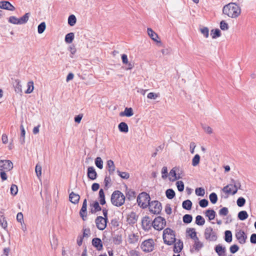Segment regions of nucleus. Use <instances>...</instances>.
<instances>
[{
  "label": "nucleus",
  "instance_id": "obj_1",
  "mask_svg": "<svg viewBox=\"0 0 256 256\" xmlns=\"http://www.w3.org/2000/svg\"><path fill=\"white\" fill-rule=\"evenodd\" d=\"M222 14L228 18L236 19L242 13L240 6L236 2H230L224 5L222 9Z\"/></svg>",
  "mask_w": 256,
  "mask_h": 256
},
{
  "label": "nucleus",
  "instance_id": "obj_2",
  "mask_svg": "<svg viewBox=\"0 0 256 256\" xmlns=\"http://www.w3.org/2000/svg\"><path fill=\"white\" fill-rule=\"evenodd\" d=\"M126 197L119 190L114 191L111 196L112 204L117 207L122 206L125 202Z\"/></svg>",
  "mask_w": 256,
  "mask_h": 256
},
{
  "label": "nucleus",
  "instance_id": "obj_3",
  "mask_svg": "<svg viewBox=\"0 0 256 256\" xmlns=\"http://www.w3.org/2000/svg\"><path fill=\"white\" fill-rule=\"evenodd\" d=\"M102 213L104 217L98 216L95 220L96 226L100 230L106 228L108 222V210L106 208L102 209Z\"/></svg>",
  "mask_w": 256,
  "mask_h": 256
},
{
  "label": "nucleus",
  "instance_id": "obj_4",
  "mask_svg": "<svg viewBox=\"0 0 256 256\" xmlns=\"http://www.w3.org/2000/svg\"><path fill=\"white\" fill-rule=\"evenodd\" d=\"M184 176V172L180 166L174 167L168 174V179L174 182L182 178Z\"/></svg>",
  "mask_w": 256,
  "mask_h": 256
},
{
  "label": "nucleus",
  "instance_id": "obj_5",
  "mask_svg": "<svg viewBox=\"0 0 256 256\" xmlns=\"http://www.w3.org/2000/svg\"><path fill=\"white\" fill-rule=\"evenodd\" d=\"M162 238L165 244L171 245L176 241L174 231L170 228H166L163 232Z\"/></svg>",
  "mask_w": 256,
  "mask_h": 256
},
{
  "label": "nucleus",
  "instance_id": "obj_6",
  "mask_svg": "<svg viewBox=\"0 0 256 256\" xmlns=\"http://www.w3.org/2000/svg\"><path fill=\"white\" fill-rule=\"evenodd\" d=\"M240 187V184L239 183L234 182L233 184H230L224 186L222 189V191L225 194L226 197H228L230 195L235 194Z\"/></svg>",
  "mask_w": 256,
  "mask_h": 256
},
{
  "label": "nucleus",
  "instance_id": "obj_7",
  "mask_svg": "<svg viewBox=\"0 0 256 256\" xmlns=\"http://www.w3.org/2000/svg\"><path fill=\"white\" fill-rule=\"evenodd\" d=\"M150 200L149 194L145 192L140 194L137 198L138 205L142 208H146L148 206Z\"/></svg>",
  "mask_w": 256,
  "mask_h": 256
},
{
  "label": "nucleus",
  "instance_id": "obj_8",
  "mask_svg": "<svg viewBox=\"0 0 256 256\" xmlns=\"http://www.w3.org/2000/svg\"><path fill=\"white\" fill-rule=\"evenodd\" d=\"M166 226V220L160 216L156 218L152 222V226L154 228L158 230H162Z\"/></svg>",
  "mask_w": 256,
  "mask_h": 256
},
{
  "label": "nucleus",
  "instance_id": "obj_9",
  "mask_svg": "<svg viewBox=\"0 0 256 256\" xmlns=\"http://www.w3.org/2000/svg\"><path fill=\"white\" fill-rule=\"evenodd\" d=\"M148 206L150 212L153 214H158L161 212V204L157 200L151 202Z\"/></svg>",
  "mask_w": 256,
  "mask_h": 256
},
{
  "label": "nucleus",
  "instance_id": "obj_10",
  "mask_svg": "<svg viewBox=\"0 0 256 256\" xmlns=\"http://www.w3.org/2000/svg\"><path fill=\"white\" fill-rule=\"evenodd\" d=\"M204 236L205 238L209 241H216L217 239L216 234L211 227L205 229Z\"/></svg>",
  "mask_w": 256,
  "mask_h": 256
},
{
  "label": "nucleus",
  "instance_id": "obj_11",
  "mask_svg": "<svg viewBox=\"0 0 256 256\" xmlns=\"http://www.w3.org/2000/svg\"><path fill=\"white\" fill-rule=\"evenodd\" d=\"M154 242L152 239H149L144 241L142 245L141 248L143 251L145 252H150L153 250L154 248Z\"/></svg>",
  "mask_w": 256,
  "mask_h": 256
},
{
  "label": "nucleus",
  "instance_id": "obj_12",
  "mask_svg": "<svg viewBox=\"0 0 256 256\" xmlns=\"http://www.w3.org/2000/svg\"><path fill=\"white\" fill-rule=\"evenodd\" d=\"M12 168L13 164L10 160H0V171H10Z\"/></svg>",
  "mask_w": 256,
  "mask_h": 256
},
{
  "label": "nucleus",
  "instance_id": "obj_13",
  "mask_svg": "<svg viewBox=\"0 0 256 256\" xmlns=\"http://www.w3.org/2000/svg\"><path fill=\"white\" fill-rule=\"evenodd\" d=\"M147 34L148 36L154 42L158 44H162V42L158 34L154 32L152 28H147Z\"/></svg>",
  "mask_w": 256,
  "mask_h": 256
},
{
  "label": "nucleus",
  "instance_id": "obj_14",
  "mask_svg": "<svg viewBox=\"0 0 256 256\" xmlns=\"http://www.w3.org/2000/svg\"><path fill=\"white\" fill-rule=\"evenodd\" d=\"M236 238L240 244H244L246 243L247 236L245 232L242 230H237L236 232Z\"/></svg>",
  "mask_w": 256,
  "mask_h": 256
},
{
  "label": "nucleus",
  "instance_id": "obj_15",
  "mask_svg": "<svg viewBox=\"0 0 256 256\" xmlns=\"http://www.w3.org/2000/svg\"><path fill=\"white\" fill-rule=\"evenodd\" d=\"M121 58L123 64L126 66V70H131L134 68V63L128 60V56L126 54H122Z\"/></svg>",
  "mask_w": 256,
  "mask_h": 256
},
{
  "label": "nucleus",
  "instance_id": "obj_16",
  "mask_svg": "<svg viewBox=\"0 0 256 256\" xmlns=\"http://www.w3.org/2000/svg\"><path fill=\"white\" fill-rule=\"evenodd\" d=\"M80 214L84 220H86L87 216V201L85 199L82 204V208L80 212Z\"/></svg>",
  "mask_w": 256,
  "mask_h": 256
},
{
  "label": "nucleus",
  "instance_id": "obj_17",
  "mask_svg": "<svg viewBox=\"0 0 256 256\" xmlns=\"http://www.w3.org/2000/svg\"><path fill=\"white\" fill-rule=\"evenodd\" d=\"M0 8L14 11L15 8L8 2L2 1L0 2Z\"/></svg>",
  "mask_w": 256,
  "mask_h": 256
},
{
  "label": "nucleus",
  "instance_id": "obj_18",
  "mask_svg": "<svg viewBox=\"0 0 256 256\" xmlns=\"http://www.w3.org/2000/svg\"><path fill=\"white\" fill-rule=\"evenodd\" d=\"M90 210L92 213H96L100 212L101 210V208L98 202L94 200L90 202Z\"/></svg>",
  "mask_w": 256,
  "mask_h": 256
},
{
  "label": "nucleus",
  "instance_id": "obj_19",
  "mask_svg": "<svg viewBox=\"0 0 256 256\" xmlns=\"http://www.w3.org/2000/svg\"><path fill=\"white\" fill-rule=\"evenodd\" d=\"M92 245L98 250H100L102 249V243L101 240L99 238H94L92 239Z\"/></svg>",
  "mask_w": 256,
  "mask_h": 256
},
{
  "label": "nucleus",
  "instance_id": "obj_20",
  "mask_svg": "<svg viewBox=\"0 0 256 256\" xmlns=\"http://www.w3.org/2000/svg\"><path fill=\"white\" fill-rule=\"evenodd\" d=\"M142 224L143 228L145 230H148L151 228V222L148 216H145L142 218Z\"/></svg>",
  "mask_w": 256,
  "mask_h": 256
},
{
  "label": "nucleus",
  "instance_id": "obj_21",
  "mask_svg": "<svg viewBox=\"0 0 256 256\" xmlns=\"http://www.w3.org/2000/svg\"><path fill=\"white\" fill-rule=\"evenodd\" d=\"M88 176L90 179L92 180H94L96 178L97 174L94 167L90 166L88 168Z\"/></svg>",
  "mask_w": 256,
  "mask_h": 256
},
{
  "label": "nucleus",
  "instance_id": "obj_22",
  "mask_svg": "<svg viewBox=\"0 0 256 256\" xmlns=\"http://www.w3.org/2000/svg\"><path fill=\"white\" fill-rule=\"evenodd\" d=\"M134 114V110L132 108H126L123 112L120 113V116L130 117Z\"/></svg>",
  "mask_w": 256,
  "mask_h": 256
},
{
  "label": "nucleus",
  "instance_id": "obj_23",
  "mask_svg": "<svg viewBox=\"0 0 256 256\" xmlns=\"http://www.w3.org/2000/svg\"><path fill=\"white\" fill-rule=\"evenodd\" d=\"M127 222L129 224H134L138 219V216L134 212H131L127 216Z\"/></svg>",
  "mask_w": 256,
  "mask_h": 256
},
{
  "label": "nucleus",
  "instance_id": "obj_24",
  "mask_svg": "<svg viewBox=\"0 0 256 256\" xmlns=\"http://www.w3.org/2000/svg\"><path fill=\"white\" fill-rule=\"evenodd\" d=\"M106 167L110 174H113L116 170V166L114 162L111 160H108L106 162Z\"/></svg>",
  "mask_w": 256,
  "mask_h": 256
},
{
  "label": "nucleus",
  "instance_id": "obj_25",
  "mask_svg": "<svg viewBox=\"0 0 256 256\" xmlns=\"http://www.w3.org/2000/svg\"><path fill=\"white\" fill-rule=\"evenodd\" d=\"M186 234L192 240H195L197 238L196 232L194 228H188L186 230Z\"/></svg>",
  "mask_w": 256,
  "mask_h": 256
},
{
  "label": "nucleus",
  "instance_id": "obj_26",
  "mask_svg": "<svg viewBox=\"0 0 256 256\" xmlns=\"http://www.w3.org/2000/svg\"><path fill=\"white\" fill-rule=\"evenodd\" d=\"M118 128L121 132L127 133L128 132V126L125 122H120L118 125Z\"/></svg>",
  "mask_w": 256,
  "mask_h": 256
},
{
  "label": "nucleus",
  "instance_id": "obj_27",
  "mask_svg": "<svg viewBox=\"0 0 256 256\" xmlns=\"http://www.w3.org/2000/svg\"><path fill=\"white\" fill-rule=\"evenodd\" d=\"M210 34L212 39H216L222 36L221 32L218 28L212 30Z\"/></svg>",
  "mask_w": 256,
  "mask_h": 256
},
{
  "label": "nucleus",
  "instance_id": "obj_28",
  "mask_svg": "<svg viewBox=\"0 0 256 256\" xmlns=\"http://www.w3.org/2000/svg\"><path fill=\"white\" fill-rule=\"evenodd\" d=\"M70 201L73 204H76L80 200V196L78 194L72 192L69 196Z\"/></svg>",
  "mask_w": 256,
  "mask_h": 256
},
{
  "label": "nucleus",
  "instance_id": "obj_29",
  "mask_svg": "<svg viewBox=\"0 0 256 256\" xmlns=\"http://www.w3.org/2000/svg\"><path fill=\"white\" fill-rule=\"evenodd\" d=\"M183 248V243L182 242L178 240L176 242L174 245V252L179 253Z\"/></svg>",
  "mask_w": 256,
  "mask_h": 256
},
{
  "label": "nucleus",
  "instance_id": "obj_30",
  "mask_svg": "<svg viewBox=\"0 0 256 256\" xmlns=\"http://www.w3.org/2000/svg\"><path fill=\"white\" fill-rule=\"evenodd\" d=\"M194 242V249L196 250H199L200 249H201L203 246V243L200 240L199 238H197L195 240H193Z\"/></svg>",
  "mask_w": 256,
  "mask_h": 256
},
{
  "label": "nucleus",
  "instance_id": "obj_31",
  "mask_svg": "<svg viewBox=\"0 0 256 256\" xmlns=\"http://www.w3.org/2000/svg\"><path fill=\"white\" fill-rule=\"evenodd\" d=\"M27 89L25 91L26 94H30L34 90V83L32 80L28 81L26 84Z\"/></svg>",
  "mask_w": 256,
  "mask_h": 256
},
{
  "label": "nucleus",
  "instance_id": "obj_32",
  "mask_svg": "<svg viewBox=\"0 0 256 256\" xmlns=\"http://www.w3.org/2000/svg\"><path fill=\"white\" fill-rule=\"evenodd\" d=\"M50 244L52 249L56 250L58 245V240L56 236H52L50 240Z\"/></svg>",
  "mask_w": 256,
  "mask_h": 256
},
{
  "label": "nucleus",
  "instance_id": "obj_33",
  "mask_svg": "<svg viewBox=\"0 0 256 256\" xmlns=\"http://www.w3.org/2000/svg\"><path fill=\"white\" fill-rule=\"evenodd\" d=\"M215 250L219 256H224L225 253V248L220 245H218L216 246Z\"/></svg>",
  "mask_w": 256,
  "mask_h": 256
},
{
  "label": "nucleus",
  "instance_id": "obj_34",
  "mask_svg": "<svg viewBox=\"0 0 256 256\" xmlns=\"http://www.w3.org/2000/svg\"><path fill=\"white\" fill-rule=\"evenodd\" d=\"M74 38V34L73 32H70L65 36L64 40L67 44H71Z\"/></svg>",
  "mask_w": 256,
  "mask_h": 256
},
{
  "label": "nucleus",
  "instance_id": "obj_35",
  "mask_svg": "<svg viewBox=\"0 0 256 256\" xmlns=\"http://www.w3.org/2000/svg\"><path fill=\"white\" fill-rule=\"evenodd\" d=\"M99 196V202L102 205H104L106 204L105 200V194L104 193V191L102 189H100L98 193Z\"/></svg>",
  "mask_w": 256,
  "mask_h": 256
},
{
  "label": "nucleus",
  "instance_id": "obj_36",
  "mask_svg": "<svg viewBox=\"0 0 256 256\" xmlns=\"http://www.w3.org/2000/svg\"><path fill=\"white\" fill-rule=\"evenodd\" d=\"M68 24L71 26H74L76 22V18L74 14L70 15L68 20Z\"/></svg>",
  "mask_w": 256,
  "mask_h": 256
},
{
  "label": "nucleus",
  "instance_id": "obj_37",
  "mask_svg": "<svg viewBox=\"0 0 256 256\" xmlns=\"http://www.w3.org/2000/svg\"><path fill=\"white\" fill-rule=\"evenodd\" d=\"M28 18L29 14L28 13H26L21 18H18V24H26L28 21Z\"/></svg>",
  "mask_w": 256,
  "mask_h": 256
},
{
  "label": "nucleus",
  "instance_id": "obj_38",
  "mask_svg": "<svg viewBox=\"0 0 256 256\" xmlns=\"http://www.w3.org/2000/svg\"><path fill=\"white\" fill-rule=\"evenodd\" d=\"M248 214L245 210L240 212L238 214V217L240 220H246L248 218Z\"/></svg>",
  "mask_w": 256,
  "mask_h": 256
},
{
  "label": "nucleus",
  "instance_id": "obj_39",
  "mask_svg": "<svg viewBox=\"0 0 256 256\" xmlns=\"http://www.w3.org/2000/svg\"><path fill=\"white\" fill-rule=\"evenodd\" d=\"M138 236L134 234H130L128 236V241L130 243H135L138 241Z\"/></svg>",
  "mask_w": 256,
  "mask_h": 256
},
{
  "label": "nucleus",
  "instance_id": "obj_40",
  "mask_svg": "<svg viewBox=\"0 0 256 256\" xmlns=\"http://www.w3.org/2000/svg\"><path fill=\"white\" fill-rule=\"evenodd\" d=\"M200 32L202 36L206 38L209 37V29L208 28L203 26L200 29Z\"/></svg>",
  "mask_w": 256,
  "mask_h": 256
},
{
  "label": "nucleus",
  "instance_id": "obj_41",
  "mask_svg": "<svg viewBox=\"0 0 256 256\" xmlns=\"http://www.w3.org/2000/svg\"><path fill=\"white\" fill-rule=\"evenodd\" d=\"M192 202L190 200H186L182 202V208L187 210H190L192 208Z\"/></svg>",
  "mask_w": 256,
  "mask_h": 256
},
{
  "label": "nucleus",
  "instance_id": "obj_42",
  "mask_svg": "<svg viewBox=\"0 0 256 256\" xmlns=\"http://www.w3.org/2000/svg\"><path fill=\"white\" fill-rule=\"evenodd\" d=\"M206 214L210 220H212L215 218L216 212L214 210H208L206 211Z\"/></svg>",
  "mask_w": 256,
  "mask_h": 256
},
{
  "label": "nucleus",
  "instance_id": "obj_43",
  "mask_svg": "<svg viewBox=\"0 0 256 256\" xmlns=\"http://www.w3.org/2000/svg\"><path fill=\"white\" fill-rule=\"evenodd\" d=\"M200 162V156L199 154H196L194 157L192 159V166H197Z\"/></svg>",
  "mask_w": 256,
  "mask_h": 256
},
{
  "label": "nucleus",
  "instance_id": "obj_44",
  "mask_svg": "<svg viewBox=\"0 0 256 256\" xmlns=\"http://www.w3.org/2000/svg\"><path fill=\"white\" fill-rule=\"evenodd\" d=\"M196 223L198 226H203L205 223V220L201 216L198 215L196 218Z\"/></svg>",
  "mask_w": 256,
  "mask_h": 256
},
{
  "label": "nucleus",
  "instance_id": "obj_45",
  "mask_svg": "<svg viewBox=\"0 0 256 256\" xmlns=\"http://www.w3.org/2000/svg\"><path fill=\"white\" fill-rule=\"evenodd\" d=\"M46 28V24L44 22H41L38 26V32L39 34H42Z\"/></svg>",
  "mask_w": 256,
  "mask_h": 256
},
{
  "label": "nucleus",
  "instance_id": "obj_46",
  "mask_svg": "<svg viewBox=\"0 0 256 256\" xmlns=\"http://www.w3.org/2000/svg\"><path fill=\"white\" fill-rule=\"evenodd\" d=\"M220 28L222 30H228L229 28L228 24L224 20H222L220 23Z\"/></svg>",
  "mask_w": 256,
  "mask_h": 256
},
{
  "label": "nucleus",
  "instance_id": "obj_47",
  "mask_svg": "<svg viewBox=\"0 0 256 256\" xmlns=\"http://www.w3.org/2000/svg\"><path fill=\"white\" fill-rule=\"evenodd\" d=\"M103 161L102 160L101 158L100 157H97L95 160V164L96 166L99 168L100 169L102 170L103 168Z\"/></svg>",
  "mask_w": 256,
  "mask_h": 256
},
{
  "label": "nucleus",
  "instance_id": "obj_48",
  "mask_svg": "<svg viewBox=\"0 0 256 256\" xmlns=\"http://www.w3.org/2000/svg\"><path fill=\"white\" fill-rule=\"evenodd\" d=\"M166 194L168 199H172L175 196V192L172 189H168L166 190Z\"/></svg>",
  "mask_w": 256,
  "mask_h": 256
},
{
  "label": "nucleus",
  "instance_id": "obj_49",
  "mask_svg": "<svg viewBox=\"0 0 256 256\" xmlns=\"http://www.w3.org/2000/svg\"><path fill=\"white\" fill-rule=\"evenodd\" d=\"M42 166L39 164H37L35 168V172H36L37 177L39 179L40 178V177L42 176Z\"/></svg>",
  "mask_w": 256,
  "mask_h": 256
},
{
  "label": "nucleus",
  "instance_id": "obj_50",
  "mask_svg": "<svg viewBox=\"0 0 256 256\" xmlns=\"http://www.w3.org/2000/svg\"><path fill=\"white\" fill-rule=\"evenodd\" d=\"M225 240L228 242L232 241V234L230 230H226L225 232Z\"/></svg>",
  "mask_w": 256,
  "mask_h": 256
},
{
  "label": "nucleus",
  "instance_id": "obj_51",
  "mask_svg": "<svg viewBox=\"0 0 256 256\" xmlns=\"http://www.w3.org/2000/svg\"><path fill=\"white\" fill-rule=\"evenodd\" d=\"M176 184L178 191L182 192L184 190V185L182 181L178 180Z\"/></svg>",
  "mask_w": 256,
  "mask_h": 256
},
{
  "label": "nucleus",
  "instance_id": "obj_52",
  "mask_svg": "<svg viewBox=\"0 0 256 256\" xmlns=\"http://www.w3.org/2000/svg\"><path fill=\"white\" fill-rule=\"evenodd\" d=\"M117 172L118 174V175L122 178L128 179L130 178V174L127 172L117 170Z\"/></svg>",
  "mask_w": 256,
  "mask_h": 256
},
{
  "label": "nucleus",
  "instance_id": "obj_53",
  "mask_svg": "<svg viewBox=\"0 0 256 256\" xmlns=\"http://www.w3.org/2000/svg\"><path fill=\"white\" fill-rule=\"evenodd\" d=\"M182 220L186 224H189L192 221V217L191 215L186 214L184 215Z\"/></svg>",
  "mask_w": 256,
  "mask_h": 256
},
{
  "label": "nucleus",
  "instance_id": "obj_54",
  "mask_svg": "<svg viewBox=\"0 0 256 256\" xmlns=\"http://www.w3.org/2000/svg\"><path fill=\"white\" fill-rule=\"evenodd\" d=\"M160 94L158 93L151 92L148 94L147 98L148 99L154 100H156L158 98Z\"/></svg>",
  "mask_w": 256,
  "mask_h": 256
},
{
  "label": "nucleus",
  "instance_id": "obj_55",
  "mask_svg": "<svg viewBox=\"0 0 256 256\" xmlns=\"http://www.w3.org/2000/svg\"><path fill=\"white\" fill-rule=\"evenodd\" d=\"M162 173V178L163 179H166L168 176V168L166 166H163L161 170Z\"/></svg>",
  "mask_w": 256,
  "mask_h": 256
},
{
  "label": "nucleus",
  "instance_id": "obj_56",
  "mask_svg": "<svg viewBox=\"0 0 256 256\" xmlns=\"http://www.w3.org/2000/svg\"><path fill=\"white\" fill-rule=\"evenodd\" d=\"M209 198H210V201L213 204H216L218 200L217 196H216V194H215L214 192H212L211 194H210V195L209 196Z\"/></svg>",
  "mask_w": 256,
  "mask_h": 256
},
{
  "label": "nucleus",
  "instance_id": "obj_57",
  "mask_svg": "<svg viewBox=\"0 0 256 256\" xmlns=\"http://www.w3.org/2000/svg\"><path fill=\"white\" fill-rule=\"evenodd\" d=\"M196 194L198 196H203L205 194V190L202 188H198L196 189Z\"/></svg>",
  "mask_w": 256,
  "mask_h": 256
},
{
  "label": "nucleus",
  "instance_id": "obj_58",
  "mask_svg": "<svg viewBox=\"0 0 256 256\" xmlns=\"http://www.w3.org/2000/svg\"><path fill=\"white\" fill-rule=\"evenodd\" d=\"M0 224L4 228H6L8 226L7 222L4 216H0Z\"/></svg>",
  "mask_w": 256,
  "mask_h": 256
},
{
  "label": "nucleus",
  "instance_id": "obj_59",
  "mask_svg": "<svg viewBox=\"0 0 256 256\" xmlns=\"http://www.w3.org/2000/svg\"><path fill=\"white\" fill-rule=\"evenodd\" d=\"M68 50L72 55L70 56L72 58V56L75 54L76 52V46L73 44L69 46Z\"/></svg>",
  "mask_w": 256,
  "mask_h": 256
},
{
  "label": "nucleus",
  "instance_id": "obj_60",
  "mask_svg": "<svg viewBox=\"0 0 256 256\" xmlns=\"http://www.w3.org/2000/svg\"><path fill=\"white\" fill-rule=\"evenodd\" d=\"M18 192V188L16 185L12 184L10 187V193L12 195L15 196L17 194Z\"/></svg>",
  "mask_w": 256,
  "mask_h": 256
},
{
  "label": "nucleus",
  "instance_id": "obj_61",
  "mask_svg": "<svg viewBox=\"0 0 256 256\" xmlns=\"http://www.w3.org/2000/svg\"><path fill=\"white\" fill-rule=\"evenodd\" d=\"M246 203V200L244 198L240 197L236 201L237 205L240 206L242 207Z\"/></svg>",
  "mask_w": 256,
  "mask_h": 256
},
{
  "label": "nucleus",
  "instance_id": "obj_62",
  "mask_svg": "<svg viewBox=\"0 0 256 256\" xmlns=\"http://www.w3.org/2000/svg\"><path fill=\"white\" fill-rule=\"evenodd\" d=\"M8 21L9 22L14 24H18V18L14 16H11L8 18Z\"/></svg>",
  "mask_w": 256,
  "mask_h": 256
},
{
  "label": "nucleus",
  "instance_id": "obj_63",
  "mask_svg": "<svg viewBox=\"0 0 256 256\" xmlns=\"http://www.w3.org/2000/svg\"><path fill=\"white\" fill-rule=\"evenodd\" d=\"M16 220L20 224L24 222V216L22 212H20L18 213L16 215Z\"/></svg>",
  "mask_w": 256,
  "mask_h": 256
},
{
  "label": "nucleus",
  "instance_id": "obj_64",
  "mask_svg": "<svg viewBox=\"0 0 256 256\" xmlns=\"http://www.w3.org/2000/svg\"><path fill=\"white\" fill-rule=\"evenodd\" d=\"M228 212V210L227 208H221L219 211V214L221 216H226Z\"/></svg>",
  "mask_w": 256,
  "mask_h": 256
}]
</instances>
